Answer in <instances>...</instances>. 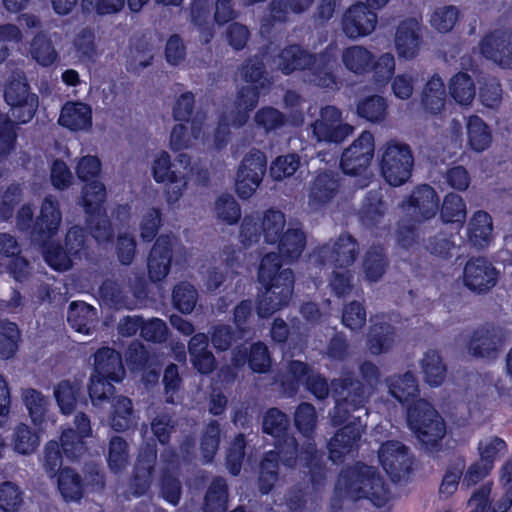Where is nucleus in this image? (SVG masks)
I'll return each mask as SVG.
<instances>
[{
    "label": "nucleus",
    "instance_id": "obj_50",
    "mask_svg": "<svg viewBox=\"0 0 512 512\" xmlns=\"http://www.w3.org/2000/svg\"><path fill=\"white\" fill-rule=\"evenodd\" d=\"M478 451L480 460L494 468V463L499 455L507 451V444L502 438L493 436L484 442L480 441Z\"/></svg>",
    "mask_w": 512,
    "mask_h": 512
},
{
    "label": "nucleus",
    "instance_id": "obj_59",
    "mask_svg": "<svg viewBox=\"0 0 512 512\" xmlns=\"http://www.w3.org/2000/svg\"><path fill=\"white\" fill-rule=\"evenodd\" d=\"M175 306L183 313H190L196 303V292L189 284L178 285L173 294Z\"/></svg>",
    "mask_w": 512,
    "mask_h": 512
},
{
    "label": "nucleus",
    "instance_id": "obj_58",
    "mask_svg": "<svg viewBox=\"0 0 512 512\" xmlns=\"http://www.w3.org/2000/svg\"><path fill=\"white\" fill-rule=\"evenodd\" d=\"M299 167L298 156L291 154L278 157L270 168V174L275 180H282L295 173Z\"/></svg>",
    "mask_w": 512,
    "mask_h": 512
},
{
    "label": "nucleus",
    "instance_id": "obj_11",
    "mask_svg": "<svg viewBox=\"0 0 512 512\" xmlns=\"http://www.w3.org/2000/svg\"><path fill=\"white\" fill-rule=\"evenodd\" d=\"M312 127L317 140L326 142H340L352 132V127L343 123L340 111L333 106L323 108Z\"/></svg>",
    "mask_w": 512,
    "mask_h": 512
},
{
    "label": "nucleus",
    "instance_id": "obj_39",
    "mask_svg": "<svg viewBox=\"0 0 512 512\" xmlns=\"http://www.w3.org/2000/svg\"><path fill=\"white\" fill-rule=\"evenodd\" d=\"M129 461L128 443L121 436L110 439L107 455L109 469L115 474L122 472Z\"/></svg>",
    "mask_w": 512,
    "mask_h": 512
},
{
    "label": "nucleus",
    "instance_id": "obj_41",
    "mask_svg": "<svg viewBox=\"0 0 512 512\" xmlns=\"http://www.w3.org/2000/svg\"><path fill=\"white\" fill-rule=\"evenodd\" d=\"M291 373L300 382L307 385L308 389L318 398H324L328 395L329 388L325 380L319 375H306L307 367L299 361H295L290 366Z\"/></svg>",
    "mask_w": 512,
    "mask_h": 512
},
{
    "label": "nucleus",
    "instance_id": "obj_61",
    "mask_svg": "<svg viewBox=\"0 0 512 512\" xmlns=\"http://www.w3.org/2000/svg\"><path fill=\"white\" fill-rule=\"evenodd\" d=\"M393 343L394 337L388 329L383 330L380 328V331L375 329L370 336L369 350L373 354H379L389 350Z\"/></svg>",
    "mask_w": 512,
    "mask_h": 512
},
{
    "label": "nucleus",
    "instance_id": "obj_24",
    "mask_svg": "<svg viewBox=\"0 0 512 512\" xmlns=\"http://www.w3.org/2000/svg\"><path fill=\"white\" fill-rule=\"evenodd\" d=\"M493 236V223L490 215L484 211L475 212L467 224L468 242L477 248L489 245Z\"/></svg>",
    "mask_w": 512,
    "mask_h": 512
},
{
    "label": "nucleus",
    "instance_id": "obj_60",
    "mask_svg": "<svg viewBox=\"0 0 512 512\" xmlns=\"http://www.w3.org/2000/svg\"><path fill=\"white\" fill-rule=\"evenodd\" d=\"M492 467L481 460L473 462L462 475V486L470 488L481 482L492 471Z\"/></svg>",
    "mask_w": 512,
    "mask_h": 512
},
{
    "label": "nucleus",
    "instance_id": "obj_14",
    "mask_svg": "<svg viewBox=\"0 0 512 512\" xmlns=\"http://www.w3.org/2000/svg\"><path fill=\"white\" fill-rule=\"evenodd\" d=\"M374 138L369 132L361 136L343 153L342 168L346 174L357 175L366 171L373 157Z\"/></svg>",
    "mask_w": 512,
    "mask_h": 512
},
{
    "label": "nucleus",
    "instance_id": "obj_27",
    "mask_svg": "<svg viewBox=\"0 0 512 512\" xmlns=\"http://www.w3.org/2000/svg\"><path fill=\"white\" fill-rule=\"evenodd\" d=\"M280 463L278 452L270 450L264 453L258 476V489L262 495H268L273 490L279 478Z\"/></svg>",
    "mask_w": 512,
    "mask_h": 512
},
{
    "label": "nucleus",
    "instance_id": "obj_38",
    "mask_svg": "<svg viewBox=\"0 0 512 512\" xmlns=\"http://www.w3.org/2000/svg\"><path fill=\"white\" fill-rule=\"evenodd\" d=\"M39 434L24 423L18 424L13 433L14 451L21 455L33 453L39 446Z\"/></svg>",
    "mask_w": 512,
    "mask_h": 512
},
{
    "label": "nucleus",
    "instance_id": "obj_23",
    "mask_svg": "<svg viewBox=\"0 0 512 512\" xmlns=\"http://www.w3.org/2000/svg\"><path fill=\"white\" fill-rule=\"evenodd\" d=\"M93 373L106 377L113 382H120L125 376L120 355L109 348L100 349L95 354Z\"/></svg>",
    "mask_w": 512,
    "mask_h": 512
},
{
    "label": "nucleus",
    "instance_id": "obj_8",
    "mask_svg": "<svg viewBox=\"0 0 512 512\" xmlns=\"http://www.w3.org/2000/svg\"><path fill=\"white\" fill-rule=\"evenodd\" d=\"M190 166V158L186 154H180L174 164L171 163V157L166 151H159L154 155L151 164V173L154 180L158 183L175 185L178 198L180 191L186 185V175Z\"/></svg>",
    "mask_w": 512,
    "mask_h": 512
},
{
    "label": "nucleus",
    "instance_id": "obj_30",
    "mask_svg": "<svg viewBox=\"0 0 512 512\" xmlns=\"http://www.w3.org/2000/svg\"><path fill=\"white\" fill-rule=\"evenodd\" d=\"M448 91L452 99L461 106H469L476 96L475 84L466 73L455 74L448 83Z\"/></svg>",
    "mask_w": 512,
    "mask_h": 512
},
{
    "label": "nucleus",
    "instance_id": "obj_22",
    "mask_svg": "<svg viewBox=\"0 0 512 512\" xmlns=\"http://www.w3.org/2000/svg\"><path fill=\"white\" fill-rule=\"evenodd\" d=\"M503 343L502 335L494 329H480L474 332L469 344L470 354L482 358H493Z\"/></svg>",
    "mask_w": 512,
    "mask_h": 512
},
{
    "label": "nucleus",
    "instance_id": "obj_16",
    "mask_svg": "<svg viewBox=\"0 0 512 512\" xmlns=\"http://www.w3.org/2000/svg\"><path fill=\"white\" fill-rule=\"evenodd\" d=\"M82 383L77 379L63 380L54 389V396L62 414L85 416L88 405L81 392Z\"/></svg>",
    "mask_w": 512,
    "mask_h": 512
},
{
    "label": "nucleus",
    "instance_id": "obj_53",
    "mask_svg": "<svg viewBox=\"0 0 512 512\" xmlns=\"http://www.w3.org/2000/svg\"><path fill=\"white\" fill-rule=\"evenodd\" d=\"M372 60L371 53L360 46L350 47L343 54L345 66L356 73L364 71Z\"/></svg>",
    "mask_w": 512,
    "mask_h": 512
},
{
    "label": "nucleus",
    "instance_id": "obj_13",
    "mask_svg": "<svg viewBox=\"0 0 512 512\" xmlns=\"http://www.w3.org/2000/svg\"><path fill=\"white\" fill-rule=\"evenodd\" d=\"M156 460L157 449L155 445L147 444L140 449L130 480V489L134 496H143L150 489Z\"/></svg>",
    "mask_w": 512,
    "mask_h": 512
},
{
    "label": "nucleus",
    "instance_id": "obj_5",
    "mask_svg": "<svg viewBox=\"0 0 512 512\" xmlns=\"http://www.w3.org/2000/svg\"><path fill=\"white\" fill-rule=\"evenodd\" d=\"M413 166V157L405 144L391 142L386 145L382 155L381 172L384 179L392 186L405 183Z\"/></svg>",
    "mask_w": 512,
    "mask_h": 512
},
{
    "label": "nucleus",
    "instance_id": "obj_26",
    "mask_svg": "<svg viewBox=\"0 0 512 512\" xmlns=\"http://www.w3.org/2000/svg\"><path fill=\"white\" fill-rule=\"evenodd\" d=\"M229 488L225 478L214 477L210 482L203 503V512H227Z\"/></svg>",
    "mask_w": 512,
    "mask_h": 512
},
{
    "label": "nucleus",
    "instance_id": "obj_10",
    "mask_svg": "<svg viewBox=\"0 0 512 512\" xmlns=\"http://www.w3.org/2000/svg\"><path fill=\"white\" fill-rule=\"evenodd\" d=\"M333 426H341L328 442L329 459L333 463L342 462L346 455L352 452L361 438L355 423H347L350 418H329Z\"/></svg>",
    "mask_w": 512,
    "mask_h": 512
},
{
    "label": "nucleus",
    "instance_id": "obj_35",
    "mask_svg": "<svg viewBox=\"0 0 512 512\" xmlns=\"http://www.w3.org/2000/svg\"><path fill=\"white\" fill-rule=\"evenodd\" d=\"M190 355L194 366L202 373L214 368V357L207 351V338L203 334L195 335L190 342Z\"/></svg>",
    "mask_w": 512,
    "mask_h": 512
},
{
    "label": "nucleus",
    "instance_id": "obj_18",
    "mask_svg": "<svg viewBox=\"0 0 512 512\" xmlns=\"http://www.w3.org/2000/svg\"><path fill=\"white\" fill-rule=\"evenodd\" d=\"M376 23V14L364 4H357L345 14L344 31L351 38L366 36L374 31Z\"/></svg>",
    "mask_w": 512,
    "mask_h": 512
},
{
    "label": "nucleus",
    "instance_id": "obj_33",
    "mask_svg": "<svg viewBox=\"0 0 512 512\" xmlns=\"http://www.w3.org/2000/svg\"><path fill=\"white\" fill-rule=\"evenodd\" d=\"M422 102L424 109L432 115L442 111L445 105V89L440 77L434 76L428 81L423 92Z\"/></svg>",
    "mask_w": 512,
    "mask_h": 512
},
{
    "label": "nucleus",
    "instance_id": "obj_20",
    "mask_svg": "<svg viewBox=\"0 0 512 512\" xmlns=\"http://www.w3.org/2000/svg\"><path fill=\"white\" fill-rule=\"evenodd\" d=\"M58 123L71 131H88L93 123L92 108L83 102H67L61 109Z\"/></svg>",
    "mask_w": 512,
    "mask_h": 512
},
{
    "label": "nucleus",
    "instance_id": "obj_29",
    "mask_svg": "<svg viewBox=\"0 0 512 512\" xmlns=\"http://www.w3.org/2000/svg\"><path fill=\"white\" fill-rule=\"evenodd\" d=\"M56 476L58 490L65 501H79L83 497V479L73 468L64 467Z\"/></svg>",
    "mask_w": 512,
    "mask_h": 512
},
{
    "label": "nucleus",
    "instance_id": "obj_64",
    "mask_svg": "<svg viewBox=\"0 0 512 512\" xmlns=\"http://www.w3.org/2000/svg\"><path fill=\"white\" fill-rule=\"evenodd\" d=\"M60 219V212L54 202L50 198H46L41 207L39 225L41 227L45 225V227L51 231L58 226Z\"/></svg>",
    "mask_w": 512,
    "mask_h": 512
},
{
    "label": "nucleus",
    "instance_id": "obj_45",
    "mask_svg": "<svg viewBox=\"0 0 512 512\" xmlns=\"http://www.w3.org/2000/svg\"><path fill=\"white\" fill-rule=\"evenodd\" d=\"M458 19V11L453 6H441L433 9L428 15L430 26L440 32L450 31Z\"/></svg>",
    "mask_w": 512,
    "mask_h": 512
},
{
    "label": "nucleus",
    "instance_id": "obj_57",
    "mask_svg": "<svg viewBox=\"0 0 512 512\" xmlns=\"http://www.w3.org/2000/svg\"><path fill=\"white\" fill-rule=\"evenodd\" d=\"M357 111L360 116L370 121H379L385 115L386 103L382 97L373 96L361 101Z\"/></svg>",
    "mask_w": 512,
    "mask_h": 512
},
{
    "label": "nucleus",
    "instance_id": "obj_34",
    "mask_svg": "<svg viewBox=\"0 0 512 512\" xmlns=\"http://www.w3.org/2000/svg\"><path fill=\"white\" fill-rule=\"evenodd\" d=\"M390 393L404 405L411 398L415 397L418 393V384L415 376L412 373H405L390 378L389 380Z\"/></svg>",
    "mask_w": 512,
    "mask_h": 512
},
{
    "label": "nucleus",
    "instance_id": "obj_4",
    "mask_svg": "<svg viewBox=\"0 0 512 512\" xmlns=\"http://www.w3.org/2000/svg\"><path fill=\"white\" fill-rule=\"evenodd\" d=\"M4 98L19 123L29 122L38 108V96L32 93L23 74L14 75L6 84Z\"/></svg>",
    "mask_w": 512,
    "mask_h": 512
},
{
    "label": "nucleus",
    "instance_id": "obj_47",
    "mask_svg": "<svg viewBox=\"0 0 512 512\" xmlns=\"http://www.w3.org/2000/svg\"><path fill=\"white\" fill-rule=\"evenodd\" d=\"M60 448L69 460H77L84 451V439L75 429H64L60 436Z\"/></svg>",
    "mask_w": 512,
    "mask_h": 512
},
{
    "label": "nucleus",
    "instance_id": "obj_62",
    "mask_svg": "<svg viewBox=\"0 0 512 512\" xmlns=\"http://www.w3.org/2000/svg\"><path fill=\"white\" fill-rule=\"evenodd\" d=\"M15 141L13 123L4 115L0 116V158L10 152Z\"/></svg>",
    "mask_w": 512,
    "mask_h": 512
},
{
    "label": "nucleus",
    "instance_id": "obj_40",
    "mask_svg": "<svg viewBox=\"0 0 512 512\" xmlns=\"http://www.w3.org/2000/svg\"><path fill=\"white\" fill-rule=\"evenodd\" d=\"M425 381L431 386H439L445 379L446 367L441 356L435 351L427 352L422 359Z\"/></svg>",
    "mask_w": 512,
    "mask_h": 512
},
{
    "label": "nucleus",
    "instance_id": "obj_7",
    "mask_svg": "<svg viewBox=\"0 0 512 512\" xmlns=\"http://www.w3.org/2000/svg\"><path fill=\"white\" fill-rule=\"evenodd\" d=\"M378 459L393 483H399L412 472L414 462L409 448L400 441L392 440L381 444Z\"/></svg>",
    "mask_w": 512,
    "mask_h": 512
},
{
    "label": "nucleus",
    "instance_id": "obj_31",
    "mask_svg": "<svg viewBox=\"0 0 512 512\" xmlns=\"http://www.w3.org/2000/svg\"><path fill=\"white\" fill-rule=\"evenodd\" d=\"M95 319L96 311L92 306L84 302H74L70 305L68 321L77 332L90 334Z\"/></svg>",
    "mask_w": 512,
    "mask_h": 512
},
{
    "label": "nucleus",
    "instance_id": "obj_51",
    "mask_svg": "<svg viewBox=\"0 0 512 512\" xmlns=\"http://www.w3.org/2000/svg\"><path fill=\"white\" fill-rule=\"evenodd\" d=\"M43 467L50 478H55L62 469L63 452L56 440L45 444L43 452Z\"/></svg>",
    "mask_w": 512,
    "mask_h": 512
},
{
    "label": "nucleus",
    "instance_id": "obj_56",
    "mask_svg": "<svg viewBox=\"0 0 512 512\" xmlns=\"http://www.w3.org/2000/svg\"><path fill=\"white\" fill-rule=\"evenodd\" d=\"M31 55L42 66L53 64L57 58L54 48L43 36L34 38L31 45Z\"/></svg>",
    "mask_w": 512,
    "mask_h": 512
},
{
    "label": "nucleus",
    "instance_id": "obj_44",
    "mask_svg": "<svg viewBox=\"0 0 512 512\" xmlns=\"http://www.w3.org/2000/svg\"><path fill=\"white\" fill-rule=\"evenodd\" d=\"M24 493L21 488L11 482L4 481L0 484V509L4 512H18L23 505Z\"/></svg>",
    "mask_w": 512,
    "mask_h": 512
},
{
    "label": "nucleus",
    "instance_id": "obj_63",
    "mask_svg": "<svg viewBox=\"0 0 512 512\" xmlns=\"http://www.w3.org/2000/svg\"><path fill=\"white\" fill-rule=\"evenodd\" d=\"M50 178L52 185L57 189H64L72 182V174L67 164L60 160H55L53 162Z\"/></svg>",
    "mask_w": 512,
    "mask_h": 512
},
{
    "label": "nucleus",
    "instance_id": "obj_17",
    "mask_svg": "<svg viewBox=\"0 0 512 512\" xmlns=\"http://www.w3.org/2000/svg\"><path fill=\"white\" fill-rule=\"evenodd\" d=\"M421 22L417 18L403 20L395 34V49L399 58L413 59L421 46Z\"/></svg>",
    "mask_w": 512,
    "mask_h": 512
},
{
    "label": "nucleus",
    "instance_id": "obj_2",
    "mask_svg": "<svg viewBox=\"0 0 512 512\" xmlns=\"http://www.w3.org/2000/svg\"><path fill=\"white\" fill-rule=\"evenodd\" d=\"M335 490L353 501L367 499L379 508L388 500V488L379 472L362 462L341 470Z\"/></svg>",
    "mask_w": 512,
    "mask_h": 512
},
{
    "label": "nucleus",
    "instance_id": "obj_49",
    "mask_svg": "<svg viewBox=\"0 0 512 512\" xmlns=\"http://www.w3.org/2000/svg\"><path fill=\"white\" fill-rule=\"evenodd\" d=\"M311 57L306 55L299 47L293 46L285 49L277 58V64L285 73L295 69L306 67Z\"/></svg>",
    "mask_w": 512,
    "mask_h": 512
},
{
    "label": "nucleus",
    "instance_id": "obj_25",
    "mask_svg": "<svg viewBox=\"0 0 512 512\" xmlns=\"http://www.w3.org/2000/svg\"><path fill=\"white\" fill-rule=\"evenodd\" d=\"M170 261V242L165 238H159L151 250L148 261L150 278L154 281L163 279L168 274Z\"/></svg>",
    "mask_w": 512,
    "mask_h": 512
},
{
    "label": "nucleus",
    "instance_id": "obj_36",
    "mask_svg": "<svg viewBox=\"0 0 512 512\" xmlns=\"http://www.w3.org/2000/svg\"><path fill=\"white\" fill-rule=\"evenodd\" d=\"M410 204L423 218L429 219L436 214L438 197L431 187L422 186L413 193Z\"/></svg>",
    "mask_w": 512,
    "mask_h": 512
},
{
    "label": "nucleus",
    "instance_id": "obj_28",
    "mask_svg": "<svg viewBox=\"0 0 512 512\" xmlns=\"http://www.w3.org/2000/svg\"><path fill=\"white\" fill-rule=\"evenodd\" d=\"M298 458L302 466L308 469L311 484L314 487L322 485L326 479V470L316 445L314 443L306 444L302 447Z\"/></svg>",
    "mask_w": 512,
    "mask_h": 512
},
{
    "label": "nucleus",
    "instance_id": "obj_32",
    "mask_svg": "<svg viewBox=\"0 0 512 512\" xmlns=\"http://www.w3.org/2000/svg\"><path fill=\"white\" fill-rule=\"evenodd\" d=\"M466 133L468 145L474 151H484L491 144L492 136L489 127L478 116H471L468 119Z\"/></svg>",
    "mask_w": 512,
    "mask_h": 512
},
{
    "label": "nucleus",
    "instance_id": "obj_1",
    "mask_svg": "<svg viewBox=\"0 0 512 512\" xmlns=\"http://www.w3.org/2000/svg\"><path fill=\"white\" fill-rule=\"evenodd\" d=\"M100 170V160L91 155L82 157L76 166L78 177L87 182L83 189L82 205L86 213L91 216L90 225L93 229V236L98 242L105 241L110 237V226L102 213L105 190L103 184L96 179Z\"/></svg>",
    "mask_w": 512,
    "mask_h": 512
},
{
    "label": "nucleus",
    "instance_id": "obj_9",
    "mask_svg": "<svg viewBox=\"0 0 512 512\" xmlns=\"http://www.w3.org/2000/svg\"><path fill=\"white\" fill-rule=\"evenodd\" d=\"M498 278V270L486 258H471L464 266L463 283L472 291L478 293L487 292L497 284Z\"/></svg>",
    "mask_w": 512,
    "mask_h": 512
},
{
    "label": "nucleus",
    "instance_id": "obj_12",
    "mask_svg": "<svg viewBox=\"0 0 512 512\" xmlns=\"http://www.w3.org/2000/svg\"><path fill=\"white\" fill-rule=\"evenodd\" d=\"M266 159L263 153L255 152L244 158L236 178V191L244 198L250 197L264 175Z\"/></svg>",
    "mask_w": 512,
    "mask_h": 512
},
{
    "label": "nucleus",
    "instance_id": "obj_6",
    "mask_svg": "<svg viewBox=\"0 0 512 512\" xmlns=\"http://www.w3.org/2000/svg\"><path fill=\"white\" fill-rule=\"evenodd\" d=\"M291 418H262V431L274 438L273 451L279 453L281 463L288 468H295L299 457V444L286 427Z\"/></svg>",
    "mask_w": 512,
    "mask_h": 512
},
{
    "label": "nucleus",
    "instance_id": "obj_55",
    "mask_svg": "<svg viewBox=\"0 0 512 512\" xmlns=\"http://www.w3.org/2000/svg\"><path fill=\"white\" fill-rule=\"evenodd\" d=\"M285 225L284 215L279 211L267 212L261 222L264 237L269 242H274L280 236Z\"/></svg>",
    "mask_w": 512,
    "mask_h": 512
},
{
    "label": "nucleus",
    "instance_id": "obj_19",
    "mask_svg": "<svg viewBox=\"0 0 512 512\" xmlns=\"http://www.w3.org/2000/svg\"><path fill=\"white\" fill-rule=\"evenodd\" d=\"M480 50L485 57L492 59L502 66H512V34L509 32H495L486 36Z\"/></svg>",
    "mask_w": 512,
    "mask_h": 512
},
{
    "label": "nucleus",
    "instance_id": "obj_37",
    "mask_svg": "<svg viewBox=\"0 0 512 512\" xmlns=\"http://www.w3.org/2000/svg\"><path fill=\"white\" fill-rule=\"evenodd\" d=\"M465 466L466 459L462 455L448 464L439 487L441 495L449 497L457 491Z\"/></svg>",
    "mask_w": 512,
    "mask_h": 512
},
{
    "label": "nucleus",
    "instance_id": "obj_3",
    "mask_svg": "<svg viewBox=\"0 0 512 512\" xmlns=\"http://www.w3.org/2000/svg\"><path fill=\"white\" fill-rule=\"evenodd\" d=\"M279 256L268 253L262 259L259 268V281L267 290L258 305V314L266 317L286 305L292 295L293 273L289 269H280Z\"/></svg>",
    "mask_w": 512,
    "mask_h": 512
},
{
    "label": "nucleus",
    "instance_id": "obj_54",
    "mask_svg": "<svg viewBox=\"0 0 512 512\" xmlns=\"http://www.w3.org/2000/svg\"><path fill=\"white\" fill-rule=\"evenodd\" d=\"M304 246L303 233L298 230H288L280 240L279 251L289 260L297 258Z\"/></svg>",
    "mask_w": 512,
    "mask_h": 512
},
{
    "label": "nucleus",
    "instance_id": "obj_52",
    "mask_svg": "<svg viewBox=\"0 0 512 512\" xmlns=\"http://www.w3.org/2000/svg\"><path fill=\"white\" fill-rule=\"evenodd\" d=\"M111 380L106 377L99 376L97 373H92L89 384V397L95 406H100L105 402L108 397L113 393V385Z\"/></svg>",
    "mask_w": 512,
    "mask_h": 512
},
{
    "label": "nucleus",
    "instance_id": "obj_46",
    "mask_svg": "<svg viewBox=\"0 0 512 512\" xmlns=\"http://www.w3.org/2000/svg\"><path fill=\"white\" fill-rule=\"evenodd\" d=\"M220 443V425L217 419H211L200 441V449L206 462H211Z\"/></svg>",
    "mask_w": 512,
    "mask_h": 512
},
{
    "label": "nucleus",
    "instance_id": "obj_48",
    "mask_svg": "<svg viewBox=\"0 0 512 512\" xmlns=\"http://www.w3.org/2000/svg\"><path fill=\"white\" fill-rule=\"evenodd\" d=\"M215 217L224 224H234L240 218V208L231 195H221L214 205Z\"/></svg>",
    "mask_w": 512,
    "mask_h": 512
},
{
    "label": "nucleus",
    "instance_id": "obj_43",
    "mask_svg": "<svg viewBox=\"0 0 512 512\" xmlns=\"http://www.w3.org/2000/svg\"><path fill=\"white\" fill-rule=\"evenodd\" d=\"M160 494L169 504L177 506L181 499L182 485L179 478L168 468L162 470L159 480Z\"/></svg>",
    "mask_w": 512,
    "mask_h": 512
},
{
    "label": "nucleus",
    "instance_id": "obj_15",
    "mask_svg": "<svg viewBox=\"0 0 512 512\" xmlns=\"http://www.w3.org/2000/svg\"><path fill=\"white\" fill-rule=\"evenodd\" d=\"M417 439L429 452H438L446 434L445 418H405Z\"/></svg>",
    "mask_w": 512,
    "mask_h": 512
},
{
    "label": "nucleus",
    "instance_id": "obj_21",
    "mask_svg": "<svg viewBox=\"0 0 512 512\" xmlns=\"http://www.w3.org/2000/svg\"><path fill=\"white\" fill-rule=\"evenodd\" d=\"M203 122L194 119L188 125L176 124L170 134V147L174 151L197 146L204 141Z\"/></svg>",
    "mask_w": 512,
    "mask_h": 512
},
{
    "label": "nucleus",
    "instance_id": "obj_42",
    "mask_svg": "<svg viewBox=\"0 0 512 512\" xmlns=\"http://www.w3.org/2000/svg\"><path fill=\"white\" fill-rule=\"evenodd\" d=\"M466 203L463 198L457 194H448L443 201L440 215L444 222L462 223L466 218Z\"/></svg>",
    "mask_w": 512,
    "mask_h": 512
}]
</instances>
